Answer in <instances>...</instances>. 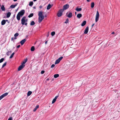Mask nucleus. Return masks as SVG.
I'll use <instances>...</instances> for the list:
<instances>
[{
    "instance_id": "0e129e2a",
    "label": "nucleus",
    "mask_w": 120,
    "mask_h": 120,
    "mask_svg": "<svg viewBox=\"0 0 120 120\" xmlns=\"http://www.w3.org/2000/svg\"><path fill=\"white\" fill-rule=\"evenodd\" d=\"M14 39H16V37H15L14 38Z\"/></svg>"
},
{
    "instance_id": "f257e3e1",
    "label": "nucleus",
    "mask_w": 120,
    "mask_h": 120,
    "mask_svg": "<svg viewBox=\"0 0 120 120\" xmlns=\"http://www.w3.org/2000/svg\"><path fill=\"white\" fill-rule=\"evenodd\" d=\"M38 15L39 16L38 19H41V21L44 19V16L42 14V11H39L38 12Z\"/></svg>"
},
{
    "instance_id": "f704fd0d",
    "label": "nucleus",
    "mask_w": 120,
    "mask_h": 120,
    "mask_svg": "<svg viewBox=\"0 0 120 120\" xmlns=\"http://www.w3.org/2000/svg\"><path fill=\"white\" fill-rule=\"evenodd\" d=\"M7 64V62H5L2 65V68H4V66H6V65Z\"/></svg>"
},
{
    "instance_id": "c03bdc74",
    "label": "nucleus",
    "mask_w": 120,
    "mask_h": 120,
    "mask_svg": "<svg viewBox=\"0 0 120 120\" xmlns=\"http://www.w3.org/2000/svg\"><path fill=\"white\" fill-rule=\"evenodd\" d=\"M27 61V59H25L24 61V62L26 63Z\"/></svg>"
},
{
    "instance_id": "72a5a7b5",
    "label": "nucleus",
    "mask_w": 120,
    "mask_h": 120,
    "mask_svg": "<svg viewBox=\"0 0 120 120\" xmlns=\"http://www.w3.org/2000/svg\"><path fill=\"white\" fill-rule=\"evenodd\" d=\"M15 7V6L14 5H11L10 7L11 8H14Z\"/></svg>"
},
{
    "instance_id": "6ab92c4d",
    "label": "nucleus",
    "mask_w": 120,
    "mask_h": 120,
    "mask_svg": "<svg viewBox=\"0 0 120 120\" xmlns=\"http://www.w3.org/2000/svg\"><path fill=\"white\" fill-rule=\"evenodd\" d=\"M1 8L2 11H5V8L4 5H2L1 6Z\"/></svg>"
},
{
    "instance_id": "58836bf2",
    "label": "nucleus",
    "mask_w": 120,
    "mask_h": 120,
    "mask_svg": "<svg viewBox=\"0 0 120 120\" xmlns=\"http://www.w3.org/2000/svg\"><path fill=\"white\" fill-rule=\"evenodd\" d=\"M4 97L3 95H2L1 96H0V100H1Z\"/></svg>"
},
{
    "instance_id": "37998d69",
    "label": "nucleus",
    "mask_w": 120,
    "mask_h": 120,
    "mask_svg": "<svg viewBox=\"0 0 120 120\" xmlns=\"http://www.w3.org/2000/svg\"><path fill=\"white\" fill-rule=\"evenodd\" d=\"M58 97V96H56L55 98H54V99H55L56 100V99H57V98Z\"/></svg>"
},
{
    "instance_id": "9d476101",
    "label": "nucleus",
    "mask_w": 120,
    "mask_h": 120,
    "mask_svg": "<svg viewBox=\"0 0 120 120\" xmlns=\"http://www.w3.org/2000/svg\"><path fill=\"white\" fill-rule=\"evenodd\" d=\"M26 41V40L25 39H24L21 41L20 42V43L21 45H23Z\"/></svg>"
},
{
    "instance_id": "39448f33",
    "label": "nucleus",
    "mask_w": 120,
    "mask_h": 120,
    "mask_svg": "<svg viewBox=\"0 0 120 120\" xmlns=\"http://www.w3.org/2000/svg\"><path fill=\"white\" fill-rule=\"evenodd\" d=\"M66 15H67V17L69 18L71 17L72 15V13L71 12H68L66 13Z\"/></svg>"
},
{
    "instance_id": "dca6fc26",
    "label": "nucleus",
    "mask_w": 120,
    "mask_h": 120,
    "mask_svg": "<svg viewBox=\"0 0 120 120\" xmlns=\"http://www.w3.org/2000/svg\"><path fill=\"white\" fill-rule=\"evenodd\" d=\"M86 23V21H84L82 23L81 26H85Z\"/></svg>"
},
{
    "instance_id": "864d4df0",
    "label": "nucleus",
    "mask_w": 120,
    "mask_h": 120,
    "mask_svg": "<svg viewBox=\"0 0 120 120\" xmlns=\"http://www.w3.org/2000/svg\"><path fill=\"white\" fill-rule=\"evenodd\" d=\"M24 24L25 25H27V23L26 22Z\"/></svg>"
},
{
    "instance_id": "e433bc0d",
    "label": "nucleus",
    "mask_w": 120,
    "mask_h": 120,
    "mask_svg": "<svg viewBox=\"0 0 120 120\" xmlns=\"http://www.w3.org/2000/svg\"><path fill=\"white\" fill-rule=\"evenodd\" d=\"M56 100L54 98L52 101V104L54 103L56 101Z\"/></svg>"
},
{
    "instance_id": "a878e982",
    "label": "nucleus",
    "mask_w": 120,
    "mask_h": 120,
    "mask_svg": "<svg viewBox=\"0 0 120 120\" xmlns=\"http://www.w3.org/2000/svg\"><path fill=\"white\" fill-rule=\"evenodd\" d=\"M8 93L6 92V93H5L3 94L2 95H3L4 97L7 96V95H8Z\"/></svg>"
},
{
    "instance_id": "7c9ffc66",
    "label": "nucleus",
    "mask_w": 120,
    "mask_h": 120,
    "mask_svg": "<svg viewBox=\"0 0 120 120\" xmlns=\"http://www.w3.org/2000/svg\"><path fill=\"white\" fill-rule=\"evenodd\" d=\"M69 19H68L67 18L66 19V21L64 22V23H68L69 22Z\"/></svg>"
},
{
    "instance_id": "c85d7f7f",
    "label": "nucleus",
    "mask_w": 120,
    "mask_h": 120,
    "mask_svg": "<svg viewBox=\"0 0 120 120\" xmlns=\"http://www.w3.org/2000/svg\"><path fill=\"white\" fill-rule=\"evenodd\" d=\"M59 76V75L58 74H55L54 75V77L55 78H56L58 77Z\"/></svg>"
},
{
    "instance_id": "aec40b11",
    "label": "nucleus",
    "mask_w": 120,
    "mask_h": 120,
    "mask_svg": "<svg viewBox=\"0 0 120 120\" xmlns=\"http://www.w3.org/2000/svg\"><path fill=\"white\" fill-rule=\"evenodd\" d=\"M60 61L58 59L56 60L55 63V64H56L59 63Z\"/></svg>"
},
{
    "instance_id": "1a4fd4ad",
    "label": "nucleus",
    "mask_w": 120,
    "mask_h": 120,
    "mask_svg": "<svg viewBox=\"0 0 120 120\" xmlns=\"http://www.w3.org/2000/svg\"><path fill=\"white\" fill-rule=\"evenodd\" d=\"M89 30V27L87 26L86 28L84 30V33L85 34H86L88 32Z\"/></svg>"
},
{
    "instance_id": "7ed1b4c3",
    "label": "nucleus",
    "mask_w": 120,
    "mask_h": 120,
    "mask_svg": "<svg viewBox=\"0 0 120 120\" xmlns=\"http://www.w3.org/2000/svg\"><path fill=\"white\" fill-rule=\"evenodd\" d=\"M25 13V11L24 10H22L18 13L19 15H20L21 17Z\"/></svg>"
},
{
    "instance_id": "4be33fe9",
    "label": "nucleus",
    "mask_w": 120,
    "mask_h": 120,
    "mask_svg": "<svg viewBox=\"0 0 120 120\" xmlns=\"http://www.w3.org/2000/svg\"><path fill=\"white\" fill-rule=\"evenodd\" d=\"M32 92L30 91H29L27 93V96H30L32 94Z\"/></svg>"
},
{
    "instance_id": "de8ad7c7",
    "label": "nucleus",
    "mask_w": 120,
    "mask_h": 120,
    "mask_svg": "<svg viewBox=\"0 0 120 120\" xmlns=\"http://www.w3.org/2000/svg\"><path fill=\"white\" fill-rule=\"evenodd\" d=\"M14 39V38L13 37H12L11 38V41H13V40Z\"/></svg>"
},
{
    "instance_id": "f8f14e48",
    "label": "nucleus",
    "mask_w": 120,
    "mask_h": 120,
    "mask_svg": "<svg viewBox=\"0 0 120 120\" xmlns=\"http://www.w3.org/2000/svg\"><path fill=\"white\" fill-rule=\"evenodd\" d=\"M52 6H51L50 4H49L47 6V10H49L51 8Z\"/></svg>"
},
{
    "instance_id": "bb28decb",
    "label": "nucleus",
    "mask_w": 120,
    "mask_h": 120,
    "mask_svg": "<svg viewBox=\"0 0 120 120\" xmlns=\"http://www.w3.org/2000/svg\"><path fill=\"white\" fill-rule=\"evenodd\" d=\"M34 14L33 13H31L28 16L29 18H31L33 16Z\"/></svg>"
},
{
    "instance_id": "a18cd8bd",
    "label": "nucleus",
    "mask_w": 120,
    "mask_h": 120,
    "mask_svg": "<svg viewBox=\"0 0 120 120\" xmlns=\"http://www.w3.org/2000/svg\"><path fill=\"white\" fill-rule=\"evenodd\" d=\"M8 120H12V118L11 117H10Z\"/></svg>"
},
{
    "instance_id": "13d9d810",
    "label": "nucleus",
    "mask_w": 120,
    "mask_h": 120,
    "mask_svg": "<svg viewBox=\"0 0 120 120\" xmlns=\"http://www.w3.org/2000/svg\"><path fill=\"white\" fill-rule=\"evenodd\" d=\"M94 24H93L92 25V27H93L94 26Z\"/></svg>"
},
{
    "instance_id": "4d7b16f0",
    "label": "nucleus",
    "mask_w": 120,
    "mask_h": 120,
    "mask_svg": "<svg viewBox=\"0 0 120 120\" xmlns=\"http://www.w3.org/2000/svg\"><path fill=\"white\" fill-rule=\"evenodd\" d=\"M115 34V33L114 32H112V34Z\"/></svg>"
},
{
    "instance_id": "8fccbe9b",
    "label": "nucleus",
    "mask_w": 120,
    "mask_h": 120,
    "mask_svg": "<svg viewBox=\"0 0 120 120\" xmlns=\"http://www.w3.org/2000/svg\"><path fill=\"white\" fill-rule=\"evenodd\" d=\"M39 8H42V6L41 5L39 6Z\"/></svg>"
},
{
    "instance_id": "a19ab883",
    "label": "nucleus",
    "mask_w": 120,
    "mask_h": 120,
    "mask_svg": "<svg viewBox=\"0 0 120 120\" xmlns=\"http://www.w3.org/2000/svg\"><path fill=\"white\" fill-rule=\"evenodd\" d=\"M55 65L54 64H52L51 66V68H52L54 67Z\"/></svg>"
},
{
    "instance_id": "49530a36",
    "label": "nucleus",
    "mask_w": 120,
    "mask_h": 120,
    "mask_svg": "<svg viewBox=\"0 0 120 120\" xmlns=\"http://www.w3.org/2000/svg\"><path fill=\"white\" fill-rule=\"evenodd\" d=\"M20 46V45H18V46H17V48H19Z\"/></svg>"
},
{
    "instance_id": "4468645a",
    "label": "nucleus",
    "mask_w": 120,
    "mask_h": 120,
    "mask_svg": "<svg viewBox=\"0 0 120 120\" xmlns=\"http://www.w3.org/2000/svg\"><path fill=\"white\" fill-rule=\"evenodd\" d=\"M11 13L10 12H9L7 13V16L6 17L7 18H9L11 15Z\"/></svg>"
},
{
    "instance_id": "a211bd4d",
    "label": "nucleus",
    "mask_w": 120,
    "mask_h": 120,
    "mask_svg": "<svg viewBox=\"0 0 120 120\" xmlns=\"http://www.w3.org/2000/svg\"><path fill=\"white\" fill-rule=\"evenodd\" d=\"M21 17V16L20 15H19L18 14H17V19L19 21L20 19V17Z\"/></svg>"
},
{
    "instance_id": "e2e57ef3",
    "label": "nucleus",
    "mask_w": 120,
    "mask_h": 120,
    "mask_svg": "<svg viewBox=\"0 0 120 120\" xmlns=\"http://www.w3.org/2000/svg\"><path fill=\"white\" fill-rule=\"evenodd\" d=\"M5 21H6V22L8 21V20H5Z\"/></svg>"
},
{
    "instance_id": "774afa93",
    "label": "nucleus",
    "mask_w": 120,
    "mask_h": 120,
    "mask_svg": "<svg viewBox=\"0 0 120 120\" xmlns=\"http://www.w3.org/2000/svg\"><path fill=\"white\" fill-rule=\"evenodd\" d=\"M18 8H18L17 9V10H16V11H17L18 10Z\"/></svg>"
},
{
    "instance_id": "6e6552de",
    "label": "nucleus",
    "mask_w": 120,
    "mask_h": 120,
    "mask_svg": "<svg viewBox=\"0 0 120 120\" xmlns=\"http://www.w3.org/2000/svg\"><path fill=\"white\" fill-rule=\"evenodd\" d=\"M25 65H21L20 66H19L18 68V71H19L21 70L22 68H24V67H25Z\"/></svg>"
},
{
    "instance_id": "412c9836",
    "label": "nucleus",
    "mask_w": 120,
    "mask_h": 120,
    "mask_svg": "<svg viewBox=\"0 0 120 120\" xmlns=\"http://www.w3.org/2000/svg\"><path fill=\"white\" fill-rule=\"evenodd\" d=\"M11 53V51H8L6 53V55L7 56H9Z\"/></svg>"
},
{
    "instance_id": "473e14b6",
    "label": "nucleus",
    "mask_w": 120,
    "mask_h": 120,
    "mask_svg": "<svg viewBox=\"0 0 120 120\" xmlns=\"http://www.w3.org/2000/svg\"><path fill=\"white\" fill-rule=\"evenodd\" d=\"M4 58H2L0 60V63H1L4 60Z\"/></svg>"
},
{
    "instance_id": "603ef678",
    "label": "nucleus",
    "mask_w": 120,
    "mask_h": 120,
    "mask_svg": "<svg viewBox=\"0 0 120 120\" xmlns=\"http://www.w3.org/2000/svg\"><path fill=\"white\" fill-rule=\"evenodd\" d=\"M18 4V3H15V4L14 5L15 7L17 6V5Z\"/></svg>"
},
{
    "instance_id": "2eb2a0df",
    "label": "nucleus",
    "mask_w": 120,
    "mask_h": 120,
    "mask_svg": "<svg viewBox=\"0 0 120 120\" xmlns=\"http://www.w3.org/2000/svg\"><path fill=\"white\" fill-rule=\"evenodd\" d=\"M82 16V15L81 14H78L77 15V17L79 19Z\"/></svg>"
},
{
    "instance_id": "09e8293b",
    "label": "nucleus",
    "mask_w": 120,
    "mask_h": 120,
    "mask_svg": "<svg viewBox=\"0 0 120 120\" xmlns=\"http://www.w3.org/2000/svg\"><path fill=\"white\" fill-rule=\"evenodd\" d=\"M41 21V19H39L38 22L39 23H40Z\"/></svg>"
},
{
    "instance_id": "f3484780",
    "label": "nucleus",
    "mask_w": 120,
    "mask_h": 120,
    "mask_svg": "<svg viewBox=\"0 0 120 120\" xmlns=\"http://www.w3.org/2000/svg\"><path fill=\"white\" fill-rule=\"evenodd\" d=\"M39 107V106L38 105H37L34 108V109L33 110V111L34 112Z\"/></svg>"
},
{
    "instance_id": "5701e85b",
    "label": "nucleus",
    "mask_w": 120,
    "mask_h": 120,
    "mask_svg": "<svg viewBox=\"0 0 120 120\" xmlns=\"http://www.w3.org/2000/svg\"><path fill=\"white\" fill-rule=\"evenodd\" d=\"M33 4V3L32 1H30V2L29 3V5L31 7L32 6Z\"/></svg>"
},
{
    "instance_id": "4c0bfd02",
    "label": "nucleus",
    "mask_w": 120,
    "mask_h": 120,
    "mask_svg": "<svg viewBox=\"0 0 120 120\" xmlns=\"http://www.w3.org/2000/svg\"><path fill=\"white\" fill-rule=\"evenodd\" d=\"M63 57L62 56H61V57H60L58 59V60H60V61L61 60L63 59Z\"/></svg>"
},
{
    "instance_id": "bf43d9fd",
    "label": "nucleus",
    "mask_w": 120,
    "mask_h": 120,
    "mask_svg": "<svg viewBox=\"0 0 120 120\" xmlns=\"http://www.w3.org/2000/svg\"><path fill=\"white\" fill-rule=\"evenodd\" d=\"M47 41H46L45 42V44H46L47 43Z\"/></svg>"
},
{
    "instance_id": "c9c22d12",
    "label": "nucleus",
    "mask_w": 120,
    "mask_h": 120,
    "mask_svg": "<svg viewBox=\"0 0 120 120\" xmlns=\"http://www.w3.org/2000/svg\"><path fill=\"white\" fill-rule=\"evenodd\" d=\"M19 35V34L18 33H15L14 35V36L15 37H16L18 36Z\"/></svg>"
},
{
    "instance_id": "f03ea898",
    "label": "nucleus",
    "mask_w": 120,
    "mask_h": 120,
    "mask_svg": "<svg viewBox=\"0 0 120 120\" xmlns=\"http://www.w3.org/2000/svg\"><path fill=\"white\" fill-rule=\"evenodd\" d=\"M64 11V10L61 9L59 10L57 13V15L58 17L61 16L63 15L62 13Z\"/></svg>"
},
{
    "instance_id": "69168bd1",
    "label": "nucleus",
    "mask_w": 120,
    "mask_h": 120,
    "mask_svg": "<svg viewBox=\"0 0 120 120\" xmlns=\"http://www.w3.org/2000/svg\"><path fill=\"white\" fill-rule=\"evenodd\" d=\"M17 0H13V1L15 2Z\"/></svg>"
},
{
    "instance_id": "ddd939ff",
    "label": "nucleus",
    "mask_w": 120,
    "mask_h": 120,
    "mask_svg": "<svg viewBox=\"0 0 120 120\" xmlns=\"http://www.w3.org/2000/svg\"><path fill=\"white\" fill-rule=\"evenodd\" d=\"M82 10V8H77L75 9V10L78 11H80Z\"/></svg>"
},
{
    "instance_id": "b1692460",
    "label": "nucleus",
    "mask_w": 120,
    "mask_h": 120,
    "mask_svg": "<svg viewBox=\"0 0 120 120\" xmlns=\"http://www.w3.org/2000/svg\"><path fill=\"white\" fill-rule=\"evenodd\" d=\"M35 24V22L34 21H32L30 23V25L31 26Z\"/></svg>"
},
{
    "instance_id": "20e7f679",
    "label": "nucleus",
    "mask_w": 120,
    "mask_h": 120,
    "mask_svg": "<svg viewBox=\"0 0 120 120\" xmlns=\"http://www.w3.org/2000/svg\"><path fill=\"white\" fill-rule=\"evenodd\" d=\"M99 17V14L98 11H97L96 14L95 18V22H97L98 20V19Z\"/></svg>"
},
{
    "instance_id": "0eeeda50",
    "label": "nucleus",
    "mask_w": 120,
    "mask_h": 120,
    "mask_svg": "<svg viewBox=\"0 0 120 120\" xmlns=\"http://www.w3.org/2000/svg\"><path fill=\"white\" fill-rule=\"evenodd\" d=\"M69 7V4H67L64 5L62 9L66 10Z\"/></svg>"
},
{
    "instance_id": "cd10ccee",
    "label": "nucleus",
    "mask_w": 120,
    "mask_h": 120,
    "mask_svg": "<svg viewBox=\"0 0 120 120\" xmlns=\"http://www.w3.org/2000/svg\"><path fill=\"white\" fill-rule=\"evenodd\" d=\"M94 5V3L93 2H92L91 4V8H93Z\"/></svg>"
},
{
    "instance_id": "680f3d73",
    "label": "nucleus",
    "mask_w": 120,
    "mask_h": 120,
    "mask_svg": "<svg viewBox=\"0 0 120 120\" xmlns=\"http://www.w3.org/2000/svg\"><path fill=\"white\" fill-rule=\"evenodd\" d=\"M33 8L34 9H35L36 8L35 7H33Z\"/></svg>"
},
{
    "instance_id": "338daca9",
    "label": "nucleus",
    "mask_w": 120,
    "mask_h": 120,
    "mask_svg": "<svg viewBox=\"0 0 120 120\" xmlns=\"http://www.w3.org/2000/svg\"><path fill=\"white\" fill-rule=\"evenodd\" d=\"M28 35H26V38H27V37H28Z\"/></svg>"
},
{
    "instance_id": "79ce46f5",
    "label": "nucleus",
    "mask_w": 120,
    "mask_h": 120,
    "mask_svg": "<svg viewBox=\"0 0 120 120\" xmlns=\"http://www.w3.org/2000/svg\"><path fill=\"white\" fill-rule=\"evenodd\" d=\"M26 63L24 62V61H23L22 63V65H24V64H25Z\"/></svg>"
},
{
    "instance_id": "3c124183",
    "label": "nucleus",
    "mask_w": 120,
    "mask_h": 120,
    "mask_svg": "<svg viewBox=\"0 0 120 120\" xmlns=\"http://www.w3.org/2000/svg\"><path fill=\"white\" fill-rule=\"evenodd\" d=\"M49 34H48L47 35V37H48L49 36Z\"/></svg>"
},
{
    "instance_id": "393cba45",
    "label": "nucleus",
    "mask_w": 120,
    "mask_h": 120,
    "mask_svg": "<svg viewBox=\"0 0 120 120\" xmlns=\"http://www.w3.org/2000/svg\"><path fill=\"white\" fill-rule=\"evenodd\" d=\"M34 46H32L30 49L31 51H34Z\"/></svg>"
},
{
    "instance_id": "6e6d98bb",
    "label": "nucleus",
    "mask_w": 120,
    "mask_h": 120,
    "mask_svg": "<svg viewBox=\"0 0 120 120\" xmlns=\"http://www.w3.org/2000/svg\"><path fill=\"white\" fill-rule=\"evenodd\" d=\"M49 80V78H47L46 79V80L47 81H48Z\"/></svg>"
},
{
    "instance_id": "052dcab7",
    "label": "nucleus",
    "mask_w": 120,
    "mask_h": 120,
    "mask_svg": "<svg viewBox=\"0 0 120 120\" xmlns=\"http://www.w3.org/2000/svg\"><path fill=\"white\" fill-rule=\"evenodd\" d=\"M87 0V1L88 2H89L90 1V0Z\"/></svg>"
},
{
    "instance_id": "9b49d317",
    "label": "nucleus",
    "mask_w": 120,
    "mask_h": 120,
    "mask_svg": "<svg viewBox=\"0 0 120 120\" xmlns=\"http://www.w3.org/2000/svg\"><path fill=\"white\" fill-rule=\"evenodd\" d=\"M6 21L4 19L1 22V24L2 25H4L6 23Z\"/></svg>"
},
{
    "instance_id": "5fc2aeb1",
    "label": "nucleus",
    "mask_w": 120,
    "mask_h": 120,
    "mask_svg": "<svg viewBox=\"0 0 120 120\" xmlns=\"http://www.w3.org/2000/svg\"><path fill=\"white\" fill-rule=\"evenodd\" d=\"M27 21L28 20H27V19H25V22H27Z\"/></svg>"
},
{
    "instance_id": "423d86ee",
    "label": "nucleus",
    "mask_w": 120,
    "mask_h": 120,
    "mask_svg": "<svg viewBox=\"0 0 120 120\" xmlns=\"http://www.w3.org/2000/svg\"><path fill=\"white\" fill-rule=\"evenodd\" d=\"M26 17L25 16L23 17L21 19V24L22 25L24 24L25 22V19Z\"/></svg>"
},
{
    "instance_id": "2f4dec72",
    "label": "nucleus",
    "mask_w": 120,
    "mask_h": 120,
    "mask_svg": "<svg viewBox=\"0 0 120 120\" xmlns=\"http://www.w3.org/2000/svg\"><path fill=\"white\" fill-rule=\"evenodd\" d=\"M55 34V32L54 31L52 32L51 33L52 36H53Z\"/></svg>"
},
{
    "instance_id": "ea45409f",
    "label": "nucleus",
    "mask_w": 120,
    "mask_h": 120,
    "mask_svg": "<svg viewBox=\"0 0 120 120\" xmlns=\"http://www.w3.org/2000/svg\"><path fill=\"white\" fill-rule=\"evenodd\" d=\"M45 72V71H41V74H43Z\"/></svg>"
},
{
    "instance_id": "c756f323",
    "label": "nucleus",
    "mask_w": 120,
    "mask_h": 120,
    "mask_svg": "<svg viewBox=\"0 0 120 120\" xmlns=\"http://www.w3.org/2000/svg\"><path fill=\"white\" fill-rule=\"evenodd\" d=\"M15 54V53L14 52H13L10 56V58H12L13 57Z\"/></svg>"
}]
</instances>
